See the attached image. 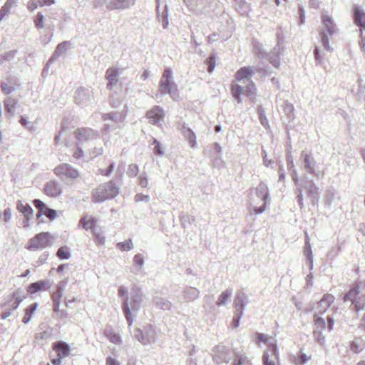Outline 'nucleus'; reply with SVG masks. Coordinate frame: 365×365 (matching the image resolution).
<instances>
[{"label":"nucleus","mask_w":365,"mask_h":365,"mask_svg":"<svg viewBox=\"0 0 365 365\" xmlns=\"http://www.w3.org/2000/svg\"><path fill=\"white\" fill-rule=\"evenodd\" d=\"M53 173L56 176L61 178H66L76 179L79 176V173L77 170L66 163H63L56 166L53 170Z\"/></svg>","instance_id":"obj_6"},{"label":"nucleus","mask_w":365,"mask_h":365,"mask_svg":"<svg viewBox=\"0 0 365 365\" xmlns=\"http://www.w3.org/2000/svg\"><path fill=\"white\" fill-rule=\"evenodd\" d=\"M22 301V298L17 296L16 293H14L10 300L8 302L7 307L10 309V310H16Z\"/></svg>","instance_id":"obj_26"},{"label":"nucleus","mask_w":365,"mask_h":365,"mask_svg":"<svg viewBox=\"0 0 365 365\" xmlns=\"http://www.w3.org/2000/svg\"><path fill=\"white\" fill-rule=\"evenodd\" d=\"M256 195L258 197L261 198L263 201V205H266V204L268 202V188L266 185L263 183H260L257 187H256Z\"/></svg>","instance_id":"obj_19"},{"label":"nucleus","mask_w":365,"mask_h":365,"mask_svg":"<svg viewBox=\"0 0 365 365\" xmlns=\"http://www.w3.org/2000/svg\"><path fill=\"white\" fill-rule=\"evenodd\" d=\"M93 234L96 244L98 245L104 244L106 240L104 236H103L101 233L97 232L96 230H93Z\"/></svg>","instance_id":"obj_43"},{"label":"nucleus","mask_w":365,"mask_h":365,"mask_svg":"<svg viewBox=\"0 0 365 365\" xmlns=\"http://www.w3.org/2000/svg\"><path fill=\"white\" fill-rule=\"evenodd\" d=\"M67 282L61 281L57 284V289L54 292L51 296L53 302H60L63 296V292L66 287Z\"/></svg>","instance_id":"obj_20"},{"label":"nucleus","mask_w":365,"mask_h":365,"mask_svg":"<svg viewBox=\"0 0 365 365\" xmlns=\"http://www.w3.org/2000/svg\"><path fill=\"white\" fill-rule=\"evenodd\" d=\"M354 23L359 26L362 30H365V12L361 11L359 7L354 9Z\"/></svg>","instance_id":"obj_16"},{"label":"nucleus","mask_w":365,"mask_h":365,"mask_svg":"<svg viewBox=\"0 0 365 365\" xmlns=\"http://www.w3.org/2000/svg\"><path fill=\"white\" fill-rule=\"evenodd\" d=\"M133 242L130 240L117 244V247L123 251H128L133 248Z\"/></svg>","instance_id":"obj_37"},{"label":"nucleus","mask_w":365,"mask_h":365,"mask_svg":"<svg viewBox=\"0 0 365 365\" xmlns=\"http://www.w3.org/2000/svg\"><path fill=\"white\" fill-rule=\"evenodd\" d=\"M55 3V0H39V5L41 6H50Z\"/></svg>","instance_id":"obj_53"},{"label":"nucleus","mask_w":365,"mask_h":365,"mask_svg":"<svg viewBox=\"0 0 365 365\" xmlns=\"http://www.w3.org/2000/svg\"><path fill=\"white\" fill-rule=\"evenodd\" d=\"M38 303L35 302V303L31 304L26 308L25 316L22 319V322L24 324H28L30 322V320L32 317V315L34 314V313L38 308Z\"/></svg>","instance_id":"obj_24"},{"label":"nucleus","mask_w":365,"mask_h":365,"mask_svg":"<svg viewBox=\"0 0 365 365\" xmlns=\"http://www.w3.org/2000/svg\"><path fill=\"white\" fill-rule=\"evenodd\" d=\"M239 322H240V317L235 318L233 319V326H234V327H238Z\"/></svg>","instance_id":"obj_64"},{"label":"nucleus","mask_w":365,"mask_h":365,"mask_svg":"<svg viewBox=\"0 0 365 365\" xmlns=\"http://www.w3.org/2000/svg\"><path fill=\"white\" fill-rule=\"evenodd\" d=\"M20 123H21V125H23L24 126H27L28 125V121L26 120V118L25 117H21V120H20Z\"/></svg>","instance_id":"obj_61"},{"label":"nucleus","mask_w":365,"mask_h":365,"mask_svg":"<svg viewBox=\"0 0 365 365\" xmlns=\"http://www.w3.org/2000/svg\"><path fill=\"white\" fill-rule=\"evenodd\" d=\"M361 50L365 53V36H361V41H359Z\"/></svg>","instance_id":"obj_56"},{"label":"nucleus","mask_w":365,"mask_h":365,"mask_svg":"<svg viewBox=\"0 0 365 365\" xmlns=\"http://www.w3.org/2000/svg\"><path fill=\"white\" fill-rule=\"evenodd\" d=\"M119 69L116 67H110L106 70V79L107 80V88L110 91H115L117 86L120 84Z\"/></svg>","instance_id":"obj_7"},{"label":"nucleus","mask_w":365,"mask_h":365,"mask_svg":"<svg viewBox=\"0 0 365 365\" xmlns=\"http://www.w3.org/2000/svg\"><path fill=\"white\" fill-rule=\"evenodd\" d=\"M17 101L12 98H9L4 102L6 110L9 113H11L12 110L15 108Z\"/></svg>","instance_id":"obj_39"},{"label":"nucleus","mask_w":365,"mask_h":365,"mask_svg":"<svg viewBox=\"0 0 365 365\" xmlns=\"http://www.w3.org/2000/svg\"><path fill=\"white\" fill-rule=\"evenodd\" d=\"M123 310L126 321L128 325L130 326L133 324V315L128 305V299H126L123 302Z\"/></svg>","instance_id":"obj_30"},{"label":"nucleus","mask_w":365,"mask_h":365,"mask_svg":"<svg viewBox=\"0 0 365 365\" xmlns=\"http://www.w3.org/2000/svg\"><path fill=\"white\" fill-rule=\"evenodd\" d=\"M262 361L264 365L279 364V354L276 343H269L263 354Z\"/></svg>","instance_id":"obj_4"},{"label":"nucleus","mask_w":365,"mask_h":365,"mask_svg":"<svg viewBox=\"0 0 365 365\" xmlns=\"http://www.w3.org/2000/svg\"><path fill=\"white\" fill-rule=\"evenodd\" d=\"M126 2L122 0H117L110 4L109 7L110 9H120L125 8Z\"/></svg>","instance_id":"obj_42"},{"label":"nucleus","mask_w":365,"mask_h":365,"mask_svg":"<svg viewBox=\"0 0 365 365\" xmlns=\"http://www.w3.org/2000/svg\"><path fill=\"white\" fill-rule=\"evenodd\" d=\"M232 94L235 99L238 102L241 103V94L242 93V87L236 83H232L230 87Z\"/></svg>","instance_id":"obj_27"},{"label":"nucleus","mask_w":365,"mask_h":365,"mask_svg":"<svg viewBox=\"0 0 365 365\" xmlns=\"http://www.w3.org/2000/svg\"><path fill=\"white\" fill-rule=\"evenodd\" d=\"M165 117V111L159 106H155L146 113V118L149 123L153 125H159L160 122L164 120Z\"/></svg>","instance_id":"obj_8"},{"label":"nucleus","mask_w":365,"mask_h":365,"mask_svg":"<svg viewBox=\"0 0 365 365\" xmlns=\"http://www.w3.org/2000/svg\"><path fill=\"white\" fill-rule=\"evenodd\" d=\"M150 76V71H148V70H145L142 75H141V78L143 79V80H146L149 78Z\"/></svg>","instance_id":"obj_59"},{"label":"nucleus","mask_w":365,"mask_h":365,"mask_svg":"<svg viewBox=\"0 0 365 365\" xmlns=\"http://www.w3.org/2000/svg\"><path fill=\"white\" fill-rule=\"evenodd\" d=\"M301 158L303 160L305 168L311 173H314V162L312 160L310 154L303 151L301 154Z\"/></svg>","instance_id":"obj_18"},{"label":"nucleus","mask_w":365,"mask_h":365,"mask_svg":"<svg viewBox=\"0 0 365 365\" xmlns=\"http://www.w3.org/2000/svg\"><path fill=\"white\" fill-rule=\"evenodd\" d=\"M232 294V292L230 290H226V291H224L221 293V294L220 295V297H218V299L217 301V306H221L222 304H224L227 301V299L230 297Z\"/></svg>","instance_id":"obj_32"},{"label":"nucleus","mask_w":365,"mask_h":365,"mask_svg":"<svg viewBox=\"0 0 365 365\" xmlns=\"http://www.w3.org/2000/svg\"><path fill=\"white\" fill-rule=\"evenodd\" d=\"M314 324L316 328L319 330H323L326 327L325 321L317 314L314 315Z\"/></svg>","instance_id":"obj_34"},{"label":"nucleus","mask_w":365,"mask_h":365,"mask_svg":"<svg viewBox=\"0 0 365 365\" xmlns=\"http://www.w3.org/2000/svg\"><path fill=\"white\" fill-rule=\"evenodd\" d=\"M253 74L254 70L251 66H244L237 71L235 73V79L237 81L250 79Z\"/></svg>","instance_id":"obj_13"},{"label":"nucleus","mask_w":365,"mask_h":365,"mask_svg":"<svg viewBox=\"0 0 365 365\" xmlns=\"http://www.w3.org/2000/svg\"><path fill=\"white\" fill-rule=\"evenodd\" d=\"M54 349L58 352V356L60 358L66 357L69 355L70 349L67 344L61 342L54 345Z\"/></svg>","instance_id":"obj_22"},{"label":"nucleus","mask_w":365,"mask_h":365,"mask_svg":"<svg viewBox=\"0 0 365 365\" xmlns=\"http://www.w3.org/2000/svg\"><path fill=\"white\" fill-rule=\"evenodd\" d=\"M322 28L319 31L322 43L324 47L329 50L330 46L328 39V36H332L337 32L336 25L334 24L332 17L328 14L327 11H323L321 14Z\"/></svg>","instance_id":"obj_2"},{"label":"nucleus","mask_w":365,"mask_h":365,"mask_svg":"<svg viewBox=\"0 0 365 365\" xmlns=\"http://www.w3.org/2000/svg\"><path fill=\"white\" fill-rule=\"evenodd\" d=\"M364 348V344L361 339H356L353 340L350 345L351 350L354 353H359Z\"/></svg>","instance_id":"obj_31"},{"label":"nucleus","mask_w":365,"mask_h":365,"mask_svg":"<svg viewBox=\"0 0 365 365\" xmlns=\"http://www.w3.org/2000/svg\"><path fill=\"white\" fill-rule=\"evenodd\" d=\"M76 138L79 141H86L91 138L94 135V132L91 128H78L74 131Z\"/></svg>","instance_id":"obj_11"},{"label":"nucleus","mask_w":365,"mask_h":365,"mask_svg":"<svg viewBox=\"0 0 365 365\" xmlns=\"http://www.w3.org/2000/svg\"><path fill=\"white\" fill-rule=\"evenodd\" d=\"M335 297L329 293L324 294L322 299L319 302V312L324 313L334 302Z\"/></svg>","instance_id":"obj_14"},{"label":"nucleus","mask_w":365,"mask_h":365,"mask_svg":"<svg viewBox=\"0 0 365 365\" xmlns=\"http://www.w3.org/2000/svg\"><path fill=\"white\" fill-rule=\"evenodd\" d=\"M56 255L61 259H68L71 256L69 247L67 246L61 247L58 248Z\"/></svg>","instance_id":"obj_29"},{"label":"nucleus","mask_w":365,"mask_h":365,"mask_svg":"<svg viewBox=\"0 0 365 365\" xmlns=\"http://www.w3.org/2000/svg\"><path fill=\"white\" fill-rule=\"evenodd\" d=\"M20 212L24 217L23 224L25 227L29 226V220L34 217V210L32 207H17Z\"/></svg>","instance_id":"obj_17"},{"label":"nucleus","mask_w":365,"mask_h":365,"mask_svg":"<svg viewBox=\"0 0 365 365\" xmlns=\"http://www.w3.org/2000/svg\"><path fill=\"white\" fill-rule=\"evenodd\" d=\"M76 301V298L73 297L71 299H66V306L69 307V304Z\"/></svg>","instance_id":"obj_63"},{"label":"nucleus","mask_w":365,"mask_h":365,"mask_svg":"<svg viewBox=\"0 0 365 365\" xmlns=\"http://www.w3.org/2000/svg\"><path fill=\"white\" fill-rule=\"evenodd\" d=\"M327 321H328V328H329V330L331 331L333 329L334 319H332V317H329L327 318Z\"/></svg>","instance_id":"obj_57"},{"label":"nucleus","mask_w":365,"mask_h":365,"mask_svg":"<svg viewBox=\"0 0 365 365\" xmlns=\"http://www.w3.org/2000/svg\"><path fill=\"white\" fill-rule=\"evenodd\" d=\"M51 287V283L48 280H40L31 283L27 287V292L30 294H34L38 292L47 291Z\"/></svg>","instance_id":"obj_9"},{"label":"nucleus","mask_w":365,"mask_h":365,"mask_svg":"<svg viewBox=\"0 0 365 365\" xmlns=\"http://www.w3.org/2000/svg\"><path fill=\"white\" fill-rule=\"evenodd\" d=\"M253 339L255 344L258 346H260L262 343L268 344V345L269 344V343H272V341H270L272 337H270L267 334L259 332H256L253 334Z\"/></svg>","instance_id":"obj_23"},{"label":"nucleus","mask_w":365,"mask_h":365,"mask_svg":"<svg viewBox=\"0 0 365 365\" xmlns=\"http://www.w3.org/2000/svg\"><path fill=\"white\" fill-rule=\"evenodd\" d=\"M344 302H351V309L359 312L365 307V282L356 281L343 297Z\"/></svg>","instance_id":"obj_1"},{"label":"nucleus","mask_w":365,"mask_h":365,"mask_svg":"<svg viewBox=\"0 0 365 365\" xmlns=\"http://www.w3.org/2000/svg\"><path fill=\"white\" fill-rule=\"evenodd\" d=\"M50 235L48 232H41L29 240L28 249L30 250L43 249L49 244Z\"/></svg>","instance_id":"obj_5"},{"label":"nucleus","mask_w":365,"mask_h":365,"mask_svg":"<svg viewBox=\"0 0 365 365\" xmlns=\"http://www.w3.org/2000/svg\"><path fill=\"white\" fill-rule=\"evenodd\" d=\"M140 185L143 187H146L148 185V180L145 178L141 179L140 181Z\"/></svg>","instance_id":"obj_62"},{"label":"nucleus","mask_w":365,"mask_h":365,"mask_svg":"<svg viewBox=\"0 0 365 365\" xmlns=\"http://www.w3.org/2000/svg\"><path fill=\"white\" fill-rule=\"evenodd\" d=\"M11 217V212L9 208H7L4 212V220L5 222H8Z\"/></svg>","instance_id":"obj_51"},{"label":"nucleus","mask_w":365,"mask_h":365,"mask_svg":"<svg viewBox=\"0 0 365 365\" xmlns=\"http://www.w3.org/2000/svg\"><path fill=\"white\" fill-rule=\"evenodd\" d=\"M126 290L124 287H121L119 288L118 289V294L120 297H123V295H125V294L126 293Z\"/></svg>","instance_id":"obj_60"},{"label":"nucleus","mask_w":365,"mask_h":365,"mask_svg":"<svg viewBox=\"0 0 365 365\" xmlns=\"http://www.w3.org/2000/svg\"><path fill=\"white\" fill-rule=\"evenodd\" d=\"M255 86L253 82H251L247 87L245 91V94L247 97H252L255 95Z\"/></svg>","instance_id":"obj_44"},{"label":"nucleus","mask_w":365,"mask_h":365,"mask_svg":"<svg viewBox=\"0 0 365 365\" xmlns=\"http://www.w3.org/2000/svg\"><path fill=\"white\" fill-rule=\"evenodd\" d=\"M154 144H155V147L153 148L154 153L156 155H162L163 150L161 148L160 143L158 141H157V140L155 139Z\"/></svg>","instance_id":"obj_48"},{"label":"nucleus","mask_w":365,"mask_h":365,"mask_svg":"<svg viewBox=\"0 0 365 365\" xmlns=\"http://www.w3.org/2000/svg\"><path fill=\"white\" fill-rule=\"evenodd\" d=\"M98 187L93 191V197L95 202H101L108 199L105 191L98 192Z\"/></svg>","instance_id":"obj_33"},{"label":"nucleus","mask_w":365,"mask_h":365,"mask_svg":"<svg viewBox=\"0 0 365 365\" xmlns=\"http://www.w3.org/2000/svg\"><path fill=\"white\" fill-rule=\"evenodd\" d=\"M183 134L188 140L191 147L195 148L197 145L196 135L193 131L189 128H183Z\"/></svg>","instance_id":"obj_25"},{"label":"nucleus","mask_w":365,"mask_h":365,"mask_svg":"<svg viewBox=\"0 0 365 365\" xmlns=\"http://www.w3.org/2000/svg\"><path fill=\"white\" fill-rule=\"evenodd\" d=\"M226 354H227V351H221V352H219L218 354H215V355H213L212 359L214 360V361L215 363H217L218 364L223 363V362H227V361L226 360V359L224 356Z\"/></svg>","instance_id":"obj_41"},{"label":"nucleus","mask_w":365,"mask_h":365,"mask_svg":"<svg viewBox=\"0 0 365 365\" xmlns=\"http://www.w3.org/2000/svg\"><path fill=\"white\" fill-rule=\"evenodd\" d=\"M314 58L316 61H321V56L319 54V49L318 48H316L314 49Z\"/></svg>","instance_id":"obj_58"},{"label":"nucleus","mask_w":365,"mask_h":365,"mask_svg":"<svg viewBox=\"0 0 365 365\" xmlns=\"http://www.w3.org/2000/svg\"><path fill=\"white\" fill-rule=\"evenodd\" d=\"M106 365H120V364L115 359L108 356L106 359Z\"/></svg>","instance_id":"obj_52"},{"label":"nucleus","mask_w":365,"mask_h":365,"mask_svg":"<svg viewBox=\"0 0 365 365\" xmlns=\"http://www.w3.org/2000/svg\"><path fill=\"white\" fill-rule=\"evenodd\" d=\"M14 5V1L8 0L0 9V21H2L10 14L11 9Z\"/></svg>","instance_id":"obj_28"},{"label":"nucleus","mask_w":365,"mask_h":365,"mask_svg":"<svg viewBox=\"0 0 365 365\" xmlns=\"http://www.w3.org/2000/svg\"><path fill=\"white\" fill-rule=\"evenodd\" d=\"M206 64L207 65V71L209 73H212L215 67V58L212 56L208 57L205 61Z\"/></svg>","instance_id":"obj_45"},{"label":"nucleus","mask_w":365,"mask_h":365,"mask_svg":"<svg viewBox=\"0 0 365 365\" xmlns=\"http://www.w3.org/2000/svg\"><path fill=\"white\" fill-rule=\"evenodd\" d=\"M106 335L108 337V339L115 344H119L122 341L121 337L118 334L111 331H107Z\"/></svg>","instance_id":"obj_35"},{"label":"nucleus","mask_w":365,"mask_h":365,"mask_svg":"<svg viewBox=\"0 0 365 365\" xmlns=\"http://www.w3.org/2000/svg\"><path fill=\"white\" fill-rule=\"evenodd\" d=\"M1 88L3 92H4L6 94H9L14 91V88L9 86L8 84L4 82H2L1 83Z\"/></svg>","instance_id":"obj_49"},{"label":"nucleus","mask_w":365,"mask_h":365,"mask_svg":"<svg viewBox=\"0 0 365 365\" xmlns=\"http://www.w3.org/2000/svg\"><path fill=\"white\" fill-rule=\"evenodd\" d=\"M68 42L64 41L63 43H61L57 46V48H56V50L55 52L56 53H59L62 51H66L68 48Z\"/></svg>","instance_id":"obj_47"},{"label":"nucleus","mask_w":365,"mask_h":365,"mask_svg":"<svg viewBox=\"0 0 365 365\" xmlns=\"http://www.w3.org/2000/svg\"><path fill=\"white\" fill-rule=\"evenodd\" d=\"M39 208L38 212L36 213L37 218H39L43 212V214L51 220H53L56 219L57 216V212L55 210L49 209L48 207H36Z\"/></svg>","instance_id":"obj_21"},{"label":"nucleus","mask_w":365,"mask_h":365,"mask_svg":"<svg viewBox=\"0 0 365 365\" xmlns=\"http://www.w3.org/2000/svg\"><path fill=\"white\" fill-rule=\"evenodd\" d=\"M103 191L106 192L108 199L113 198L118 194V188L112 182H109L107 184L98 187V192Z\"/></svg>","instance_id":"obj_10"},{"label":"nucleus","mask_w":365,"mask_h":365,"mask_svg":"<svg viewBox=\"0 0 365 365\" xmlns=\"http://www.w3.org/2000/svg\"><path fill=\"white\" fill-rule=\"evenodd\" d=\"M44 192L50 197H57L61 193V190L55 181L48 182L44 187Z\"/></svg>","instance_id":"obj_12"},{"label":"nucleus","mask_w":365,"mask_h":365,"mask_svg":"<svg viewBox=\"0 0 365 365\" xmlns=\"http://www.w3.org/2000/svg\"><path fill=\"white\" fill-rule=\"evenodd\" d=\"M233 365H251L250 361L242 355L237 356Z\"/></svg>","instance_id":"obj_38"},{"label":"nucleus","mask_w":365,"mask_h":365,"mask_svg":"<svg viewBox=\"0 0 365 365\" xmlns=\"http://www.w3.org/2000/svg\"><path fill=\"white\" fill-rule=\"evenodd\" d=\"M44 16L41 13H38L34 17V23L36 29H41L43 28Z\"/></svg>","instance_id":"obj_36"},{"label":"nucleus","mask_w":365,"mask_h":365,"mask_svg":"<svg viewBox=\"0 0 365 365\" xmlns=\"http://www.w3.org/2000/svg\"><path fill=\"white\" fill-rule=\"evenodd\" d=\"M311 359V356H307L303 352H300L299 356L295 359L294 364L296 365H303Z\"/></svg>","instance_id":"obj_40"},{"label":"nucleus","mask_w":365,"mask_h":365,"mask_svg":"<svg viewBox=\"0 0 365 365\" xmlns=\"http://www.w3.org/2000/svg\"><path fill=\"white\" fill-rule=\"evenodd\" d=\"M38 5L39 1L36 0H29L27 3V8L30 11H33L38 8Z\"/></svg>","instance_id":"obj_46"},{"label":"nucleus","mask_w":365,"mask_h":365,"mask_svg":"<svg viewBox=\"0 0 365 365\" xmlns=\"http://www.w3.org/2000/svg\"><path fill=\"white\" fill-rule=\"evenodd\" d=\"M60 302H53V309L55 313L58 314L60 312Z\"/></svg>","instance_id":"obj_55"},{"label":"nucleus","mask_w":365,"mask_h":365,"mask_svg":"<svg viewBox=\"0 0 365 365\" xmlns=\"http://www.w3.org/2000/svg\"><path fill=\"white\" fill-rule=\"evenodd\" d=\"M159 86L162 93H171L175 89L176 86L172 80V71L170 68L165 69Z\"/></svg>","instance_id":"obj_3"},{"label":"nucleus","mask_w":365,"mask_h":365,"mask_svg":"<svg viewBox=\"0 0 365 365\" xmlns=\"http://www.w3.org/2000/svg\"><path fill=\"white\" fill-rule=\"evenodd\" d=\"M97 225V219L93 217H90L88 219L87 216H83L79 221L78 227H81L86 230H96V226Z\"/></svg>","instance_id":"obj_15"},{"label":"nucleus","mask_w":365,"mask_h":365,"mask_svg":"<svg viewBox=\"0 0 365 365\" xmlns=\"http://www.w3.org/2000/svg\"><path fill=\"white\" fill-rule=\"evenodd\" d=\"M10 316H11V310L8 307L6 308V310L2 312L1 314V318L2 319H6V318H8Z\"/></svg>","instance_id":"obj_54"},{"label":"nucleus","mask_w":365,"mask_h":365,"mask_svg":"<svg viewBox=\"0 0 365 365\" xmlns=\"http://www.w3.org/2000/svg\"><path fill=\"white\" fill-rule=\"evenodd\" d=\"M113 168H114V164L110 163L108 166V168L106 170H101V173L103 175L108 176L113 172Z\"/></svg>","instance_id":"obj_50"}]
</instances>
